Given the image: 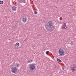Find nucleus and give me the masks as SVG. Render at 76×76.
I'll list each match as a JSON object with an SVG mask.
<instances>
[{
    "label": "nucleus",
    "mask_w": 76,
    "mask_h": 76,
    "mask_svg": "<svg viewBox=\"0 0 76 76\" xmlns=\"http://www.w3.org/2000/svg\"><path fill=\"white\" fill-rule=\"evenodd\" d=\"M45 28L48 31L52 32L55 29V26H53L52 21H49L45 25Z\"/></svg>",
    "instance_id": "nucleus-1"
},
{
    "label": "nucleus",
    "mask_w": 76,
    "mask_h": 76,
    "mask_svg": "<svg viewBox=\"0 0 76 76\" xmlns=\"http://www.w3.org/2000/svg\"><path fill=\"white\" fill-rule=\"evenodd\" d=\"M29 66H28V68L30 70H31L32 71L33 70H34L35 68V65H34V64H31L29 65Z\"/></svg>",
    "instance_id": "nucleus-2"
},
{
    "label": "nucleus",
    "mask_w": 76,
    "mask_h": 76,
    "mask_svg": "<svg viewBox=\"0 0 76 76\" xmlns=\"http://www.w3.org/2000/svg\"><path fill=\"white\" fill-rule=\"evenodd\" d=\"M11 72L13 73H15L17 72V68L15 67H12L11 68Z\"/></svg>",
    "instance_id": "nucleus-3"
},
{
    "label": "nucleus",
    "mask_w": 76,
    "mask_h": 76,
    "mask_svg": "<svg viewBox=\"0 0 76 76\" xmlns=\"http://www.w3.org/2000/svg\"><path fill=\"white\" fill-rule=\"evenodd\" d=\"M58 53L61 56H63L64 54V51L62 49H60L58 51Z\"/></svg>",
    "instance_id": "nucleus-4"
},
{
    "label": "nucleus",
    "mask_w": 76,
    "mask_h": 76,
    "mask_svg": "<svg viewBox=\"0 0 76 76\" xmlns=\"http://www.w3.org/2000/svg\"><path fill=\"white\" fill-rule=\"evenodd\" d=\"M62 28L63 29H67V27L66 26V23H64V25L62 26Z\"/></svg>",
    "instance_id": "nucleus-5"
},
{
    "label": "nucleus",
    "mask_w": 76,
    "mask_h": 76,
    "mask_svg": "<svg viewBox=\"0 0 76 76\" xmlns=\"http://www.w3.org/2000/svg\"><path fill=\"white\" fill-rule=\"evenodd\" d=\"M76 69V66H75V65H73L72 66V72H75V69Z\"/></svg>",
    "instance_id": "nucleus-6"
},
{
    "label": "nucleus",
    "mask_w": 76,
    "mask_h": 76,
    "mask_svg": "<svg viewBox=\"0 0 76 76\" xmlns=\"http://www.w3.org/2000/svg\"><path fill=\"white\" fill-rule=\"evenodd\" d=\"M27 19L26 18L23 17L22 18V21H23L24 23L26 22Z\"/></svg>",
    "instance_id": "nucleus-7"
},
{
    "label": "nucleus",
    "mask_w": 76,
    "mask_h": 76,
    "mask_svg": "<svg viewBox=\"0 0 76 76\" xmlns=\"http://www.w3.org/2000/svg\"><path fill=\"white\" fill-rule=\"evenodd\" d=\"M18 1L19 3H26L25 0H18Z\"/></svg>",
    "instance_id": "nucleus-8"
},
{
    "label": "nucleus",
    "mask_w": 76,
    "mask_h": 76,
    "mask_svg": "<svg viewBox=\"0 0 76 76\" xmlns=\"http://www.w3.org/2000/svg\"><path fill=\"white\" fill-rule=\"evenodd\" d=\"M12 10L13 11H16V7L15 6H13L12 7Z\"/></svg>",
    "instance_id": "nucleus-9"
},
{
    "label": "nucleus",
    "mask_w": 76,
    "mask_h": 76,
    "mask_svg": "<svg viewBox=\"0 0 76 76\" xmlns=\"http://www.w3.org/2000/svg\"><path fill=\"white\" fill-rule=\"evenodd\" d=\"M15 46H17V47H19V43H17L15 44Z\"/></svg>",
    "instance_id": "nucleus-10"
},
{
    "label": "nucleus",
    "mask_w": 76,
    "mask_h": 76,
    "mask_svg": "<svg viewBox=\"0 0 76 76\" xmlns=\"http://www.w3.org/2000/svg\"><path fill=\"white\" fill-rule=\"evenodd\" d=\"M57 61H58L59 62H61V61L59 58H57Z\"/></svg>",
    "instance_id": "nucleus-11"
},
{
    "label": "nucleus",
    "mask_w": 76,
    "mask_h": 76,
    "mask_svg": "<svg viewBox=\"0 0 76 76\" xmlns=\"http://www.w3.org/2000/svg\"><path fill=\"white\" fill-rule=\"evenodd\" d=\"M3 1H0V4H3Z\"/></svg>",
    "instance_id": "nucleus-12"
},
{
    "label": "nucleus",
    "mask_w": 76,
    "mask_h": 76,
    "mask_svg": "<svg viewBox=\"0 0 76 76\" xmlns=\"http://www.w3.org/2000/svg\"><path fill=\"white\" fill-rule=\"evenodd\" d=\"M17 27H18V26H15L12 27V28L13 29H16V28H17Z\"/></svg>",
    "instance_id": "nucleus-13"
},
{
    "label": "nucleus",
    "mask_w": 76,
    "mask_h": 76,
    "mask_svg": "<svg viewBox=\"0 0 76 76\" xmlns=\"http://www.w3.org/2000/svg\"><path fill=\"white\" fill-rule=\"evenodd\" d=\"M49 53H50V52L49 51H47L46 52V54H47V55H48V54Z\"/></svg>",
    "instance_id": "nucleus-14"
},
{
    "label": "nucleus",
    "mask_w": 76,
    "mask_h": 76,
    "mask_svg": "<svg viewBox=\"0 0 76 76\" xmlns=\"http://www.w3.org/2000/svg\"><path fill=\"white\" fill-rule=\"evenodd\" d=\"M32 61H33L32 60H31V61H28V63H31Z\"/></svg>",
    "instance_id": "nucleus-15"
},
{
    "label": "nucleus",
    "mask_w": 76,
    "mask_h": 76,
    "mask_svg": "<svg viewBox=\"0 0 76 76\" xmlns=\"http://www.w3.org/2000/svg\"><path fill=\"white\" fill-rule=\"evenodd\" d=\"M34 14H35V15H37V14H38V12L37 11H35L34 12Z\"/></svg>",
    "instance_id": "nucleus-16"
},
{
    "label": "nucleus",
    "mask_w": 76,
    "mask_h": 76,
    "mask_svg": "<svg viewBox=\"0 0 76 76\" xmlns=\"http://www.w3.org/2000/svg\"><path fill=\"white\" fill-rule=\"evenodd\" d=\"M71 45H73V43L72 42L70 43Z\"/></svg>",
    "instance_id": "nucleus-17"
},
{
    "label": "nucleus",
    "mask_w": 76,
    "mask_h": 76,
    "mask_svg": "<svg viewBox=\"0 0 76 76\" xmlns=\"http://www.w3.org/2000/svg\"><path fill=\"white\" fill-rule=\"evenodd\" d=\"M19 64H18L17 65V67H19Z\"/></svg>",
    "instance_id": "nucleus-18"
},
{
    "label": "nucleus",
    "mask_w": 76,
    "mask_h": 76,
    "mask_svg": "<svg viewBox=\"0 0 76 76\" xmlns=\"http://www.w3.org/2000/svg\"><path fill=\"white\" fill-rule=\"evenodd\" d=\"M62 70H64V67H62Z\"/></svg>",
    "instance_id": "nucleus-19"
},
{
    "label": "nucleus",
    "mask_w": 76,
    "mask_h": 76,
    "mask_svg": "<svg viewBox=\"0 0 76 76\" xmlns=\"http://www.w3.org/2000/svg\"><path fill=\"white\" fill-rule=\"evenodd\" d=\"M60 20H61L62 19V17H61L60 18Z\"/></svg>",
    "instance_id": "nucleus-20"
},
{
    "label": "nucleus",
    "mask_w": 76,
    "mask_h": 76,
    "mask_svg": "<svg viewBox=\"0 0 76 76\" xmlns=\"http://www.w3.org/2000/svg\"><path fill=\"white\" fill-rule=\"evenodd\" d=\"M40 35H41V34H38V36H40Z\"/></svg>",
    "instance_id": "nucleus-21"
},
{
    "label": "nucleus",
    "mask_w": 76,
    "mask_h": 76,
    "mask_svg": "<svg viewBox=\"0 0 76 76\" xmlns=\"http://www.w3.org/2000/svg\"><path fill=\"white\" fill-rule=\"evenodd\" d=\"M64 50H65V51H66V49H64Z\"/></svg>",
    "instance_id": "nucleus-22"
},
{
    "label": "nucleus",
    "mask_w": 76,
    "mask_h": 76,
    "mask_svg": "<svg viewBox=\"0 0 76 76\" xmlns=\"http://www.w3.org/2000/svg\"><path fill=\"white\" fill-rule=\"evenodd\" d=\"M35 10H36V11L37 10V9H35Z\"/></svg>",
    "instance_id": "nucleus-23"
},
{
    "label": "nucleus",
    "mask_w": 76,
    "mask_h": 76,
    "mask_svg": "<svg viewBox=\"0 0 76 76\" xmlns=\"http://www.w3.org/2000/svg\"><path fill=\"white\" fill-rule=\"evenodd\" d=\"M55 7H56V8H57V6H55Z\"/></svg>",
    "instance_id": "nucleus-24"
},
{
    "label": "nucleus",
    "mask_w": 76,
    "mask_h": 76,
    "mask_svg": "<svg viewBox=\"0 0 76 76\" xmlns=\"http://www.w3.org/2000/svg\"><path fill=\"white\" fill-rule=\"evenodd\" d=\"M21 47H20L18 48H20Z\"/></svg>",
    "instance_id": "nucleus-25"
},
{
    "label": "nucleus",
    "mask_w": 76,
    "mask_h": 76,
    "mask_svg": "<svg viewBox=\"0 0 76 76\" xmlns=\"http://www.w3.org/2000/svg\"><path fill=\"white\" fill-rule=\"evenodd\" d=\"M13 64H15V63H13Z\"/></svg>",
    "instance_id": "nucleus-26"
}]
</instances>
